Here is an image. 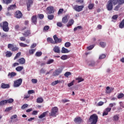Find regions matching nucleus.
I'll return each mask as SVG.
<instances>
[{"instance_id":"nucleus-34","label":"nucleus","mask_w":124,"mask_h":124,"mask_svg":"<svg viewBox=\"0 0 124 124\" xmlns=\"http://www.w3.org/2000/svg\"><path fill=\"white\" fill-rule=\"evenodd\" d=\"M6 101L7 104V103L11 104L14 102V100L12 98H10V99H7V100H6Z\"/></svg>"},{"instance_id":"nucleus-37","label":"nucleus","mask_w":124,"mask_h":124,"mask_svg":"<svg viewBox=\"0 0 124 124\" xmlns=\"http://www.w3.org/2000/svg\"><path fill=\"white\" fill-rule=\"evenodd\" d=\"M28 107H29V105H28V104H24L22 106L21 109H26V108H28Z\"/></svg>"},{"instance_id":"nucleus-21","label":"nucleus","mask_w":124,"mask_h":124,"mask_svg":"<svg viewBox=\"0 0 124 124\" xmlns=\"http://www.w3.org/2000/svg\"><path fill=\"white\" fill-rule=\"evenodd\" d=\"M82 121L83 120L82 119V118H81V117H77L74 119V122L75 123H81Z\"/></svg>"},{"instance_id":"nucleus-20","label":"nucleus","mask_w":124,"mask_h":124,"mask_svg":"<svg viewBox=\"0 0 124 124\" xmlns=\"http://www.w3.org/2000/svg\"><path fill=\"white\" fill-rule=\"evenodd\" d=\"M46 40L48 43H51V44H55V41H54V40L52 38L48 37L47 38Z\"/></svg>"},{"instance_id":"nucleus-38","label":"nucleus","mask_w":124,"mask_h":124,"mask_svg":"<svg viewBox=\"0 0 124 124\" xmlns=\"http://www.w3.org/2000/svg\"><path fill=\"white\" fill-rule=\"evenodd\" d=\"M54 17H55V16L53 15H49L47 16V18L48 20H53V19H54Z\"/></svg>"},{"instance_id":"nucleus-29","label":"nucleus","mask_w":124,"mask_h":124,"mask_svg":"<svg viewBox=\"0 0 124 124\" xmlns=\"http://www.w3.org/2000/svg\"><path fill=\"white\" fill-rule=\"evenodd\" d=\"M7 104L6 100H3L0 101V106H3V105H5Z\"/></svg>"},{"instance_id":"nucleus-64","label":"nucleus","mask_w":124,"mask_h":124,"mask_svg":"<svg viewBox=\"0 0 124 124\" xmlns=\"http://www.w3.org/2000/svg\"><path fill=\"white\" fill-rule=\"evenodd\" d=\"M17 118V115L15 114L11 117V120H14V119H16Z\"/></svg>"},{"instance_id":"nucleus-13","label":"nucleus","mask_w":124,"mask_h":124,"mask_svg":"<svg viewBox=\"0 0 124 124\" xmlns=\"http://www.w3.org/2000/svg\"><path fill=\"white\" fill-rule=\"evenodd\" d=\"M48 113H49V111H48L44 112L42 114L38 116L39 119H43V118H45V117L48 115Z\"/></svg>"},{"instance_id":"nucleus-63","label":"nucleus","mask_w":124,"mask_h":124,"mask_svg":"<svg viewBox=\"0 0 124 124\" xmlns=\"http://www.w3.org/2000/svg\"><path fill=\"white\" fill-rule=\"evenodd\" d=\"M20 41H25L26 40V37H20L19 38Z\"/></svg>"},{"instance_id":"nucleus-44","label":"nucleus","mask_w":124,"mask_h":124,"mask_svg":"<svg viewBox=\"0 0 124 124\" xmlns=\"http://www.w3.org/2000/svg\"><path fill=\"white\" fill-rule=\"evenodd\" d=\"M54 61L53 59H49L47 62L46 64H51V63H53Z\"/></svg>"},{"instance_id":"nucleus-52","label":"nucleus","mask_w":124,"mask_h":124,"mask_svg":"<svg viewBox=\"0 0 124 124\" xmlns=\"http://www.w3.org/2000/svg\"><path fill=\"white\" fill-rule=\"evenodd\" d=\"M61 60H67V55H63L61 57Z\"/></svg>"},{"instance_id":"nucleus-57","label":"nucleus","mask_w":124,"mask_h":124,"mask_svg":"<svg viewBox=\"0 0 124 124\" xmlns=\"http://www.w3.org/2000/svg\"><path fill=\"white\" fill-rule=\"evenodd\" d=\"M57 27H59V28H62V22H57Z\"/></svg>"},{"instance_id":"nucleus-27","label":"nucleus","mask_w":124,"mask_h":124,"mask_svg":"<svg viewBox=\"0 0 124 124\" xmlns=\"http://www.w3.org/2000/svg\"><path fill=\"white\" fill-rule=\"evenodd\" d=\"M60 83H61V80H57L56 81H53L51 83V85L52 86H56V85H57L58 84H60Z\"/></svg>"},{"instance_id":"nucleus-62","label":"nucleus","mask_w":124,"mask_h":124,"mask_svg":"<svg viewBox=\"0 0 124 124\" xmlns=\"http://www.w3.org/2000/svg\"><path fill=\"white\" fill-rule=\"evenodd\" d=\"M31 82L33 83V84H36L37 83V79H32Z\"/></svg>"},{"instance_id":"nucleus-2","label":"nucleus","mask_w":124,"mask_h":124,"mask_svg":"<svg viewBox=\"0 0 124 124\" xmlns=\"http://www.w3.org/2000/svg\"><path fill=\"white\" fill-rule=\"evenodd\" d=\"M98 121V116L96 114H93L90 116L88 120L89 123L90 124H97V121Z\"/></svg>"},{"instance_id":"nucleus-24","label":"nucleus","mask_w":124,"mask_h":124,"mask_svg":"<svg viewBox=\"0 0 124 124\" xmlns=\"http://www.w3.org/2000/svg\"><path fill=\"white\" fill-rule=\"evenodd\" d=\"M61 52L63 54H65L66 53H69V50H68V49L65 48V47H62Z\"/></svg>"},{"instance_id":"nucleus-23","label":"nucleus","mask_w":124,"mask_h":124,"mask_svg":"<svg viewBox=\"0 0 124 124\" xmlns=\"http://www.w3.org/2000/svg\"><path fill=\"white\" fill-rule=\"evenodd\" d=\"M13 54V53H12L11 51H7L6 52L5 56L6 57V58H10V57L12 56Z\"/></svg>"},{"instance_id":"nucleus-3","label":"nucleus","mask_w":124,"mask_h":124,"mask_svg":"<svg viewBox=\"0 0 124 124\" xmlns=\"http://www.w3.org/2000/svg\"><path fill=\"white\" fill-rule=\"evenodd\" d=\"M59 115V108L57 107H54L51 109V112L49 113L50 117H57Z\"/></svg>"},{"instance_id":"nucleus-32","label":"nucleus","mask_w":124,"mask_h":124,"mask_svg":"<svg viewBox=\"0 0 124 124\" xmlns=\"http://www.w3.org/2000/svg\"><path fill=\"white\" fill-rule=\"evenodd\" d=\"M18 50H19V47H18L17 46H13V48H12L11 49V51L12 52H16V51H18Z\"/></svg>"},{"instance_id":"nucleus-46","label":"nucleus","mask_w":124,"mask_h":124,"mask_svg":"<svg viewBox=\"0 0 124 124\" xmlns=\"http://www.w3.org/2000/svg\"><path fill=\"white\" fill-rule=\"evenodd\" d=\"M119 115H116L113 116V121H115V122L117 121H119Z\"/></svg>"},{"instance_id":"nucleus-17","label":"nucleus","mask_w":124,"mask_h":124,"mask_svg":"<svg viewBox=\"0 0 124 124\" xmlns=\"http://www.w3.org/2000/svg\"><path fill=\"white\" fill-rule=\"evenodd\" d=\"M17 75V73L12 72L11 73H9L8 74V77H9L10 78H14V77H15Z\"/></svg>"},{"instance_id":"nucleus-18","label":"nucleus","mask_w":124,"mask_h":124,"mask_svg":"<svg viewBox=\"0 0 124 124\" xmlns=\"http://www.w3.org/2000/svg\"><path fill=\"white\" fill-rule=\"evenodd\" d=\"M74 24V20L73 19H71L69 20L68 24H67V28H69V27H71L72 25Z\"/></svg>"},{"instance_id":"nucleus-54","label":"nucleus","mask_w":124,"mask_h":124,"mask_svg":"<svg viewBox=\"0 0 124 124\" xmlns=\"http://www.w3.org/2000/svg\"><path fill=\"white\" fill-rule=\"evenodd\" d=\"M120 5H122V4H119L118 3V5H117L115 8H114V10L115 11H118L119 10V9L120 8Z\"/></svg>"},{"instance_id":"nucleus-6","label":"nucleus","mask_w":124,"mask_h":124,"mask_svg":"<svg viewBox=\"0 0 124 124\" xmlns=\"http://www.w3.org/2000/svg\"><path fill=\"white\" fill-rule=\"evenodd\" d=\"M23 82V79L22 78H19L14 81V86L15 88H18L22 85V82Z\"/></svg>"},{"instance_id":"nucleus-55","label":"nucleus","mask_w":124,"mask_h":124,"mask_svg":"<svg viewBox=\"0 0 124 124\" xmlns=\"http://www.w3.org/2000/svg\"><path fill=\"white\" fill-rule=\"evenodd\" d=\"M11 110H12V107H8L5 109V112H9V111H11Z\"/></svg>"},{"instance_id":"nucleus-49","label":"nucleus","mask_w":124,"mask_h":124,"mask_svg":"<svg viewBox=\"0 0 124 124\" xmlns=\"http://www.w3.org/2000/svg\"><path fill=\"white\" fill-rule=\"evenodd\" d=\"M38 16L40 20H42L44 18V15L43 14H38Z\"/></svg>"},{"instance_id":"nucleus-51","label":"nucleus","mask_w":124,"mask_h":124,"mask_svg":"<svg viewBox=\"0 0 124 124\" xmlns=\"http://www.w3.org/2000/svg\"><path fill=\"white\" fill-rule=\"evenodd\" d=\"M94 47V46L91 45L89 46H88L87 49L89 50V51H90L91 50H93V49Z\"/></svg>"},{"instance_id":"nucleus-39","label":"nucleus","mask_w":124,"mask_h":124,"mask_svg":"<svg viewBox=\"0 0 124 124\" xmlns=\"http://www.w3.org/2000/svg\"><path fill=\"white\" fill-rule=\"evenodd\" d=\"M19 46H20V47H29V46H28V45L26 44H24L23 43H19Z\"/></svg>"},{"instance_id":"nucleus-16","label":"nucleus","mask_w":124,"mask_h":124,"mask_svg":"<svg viewBox=\"0 0 124 124\" xmlns=\"http://www.w3.org/2000/svg\"><path fill=\"white\" fill-rule=\"evenodd\" d=\"M19 64H25L26 63V60L24 58H20L18 60Z\"/></svg>"},{"instance_id":"nucleus-53","label":"nucleus","mask_w":124,"mask_h":124,"mask_svg":"<svg viewBox=\"0 0 124 124\" xmlns=\"http://www.w3.org/2000/svg\"><path fill=\"white\" fill-rule=\"evenodd\" d=\"M74 82H75V80H73L71 82L68 84V87H71L72 86H73L74 85Z\"/></svg>"},{"instance_id":"nucleus-12","label":"nucleus","mask_w":124,"mask_h":124,"mask_svg":"<svg viewBox=\"0 0 124 124\" xmlns=\"http://www.w3.org/2000/svg\"><path fill=\"white\" fill-rule=\"evenodd\" d=\"M32 3H33V1L32 0H29L27 4V7L28 11H30L31 10V5H32Z\"/></svg>"},{"instance_id":"nucleus-48","label":"nucleus","mask_w":124,"mask_h":124,"mask_svg":"<svg viewBox=\"0 0 124 124\" xmlns=\"http://www.w3.org/2000/svg\"><path fill=\"white\" fill-rule=\"evenodd\" d=\"M49 29H50V27H49V26H45L44 27V31H48Z\"/></svg>"},{"instance_id":"nucleus-19","label":"nucleus","mask_w":124,"mask_h":124,"mask_svg":"<svg viewBox=\"0 0 124 124\" xmlns=\"http://www.w3.org/2000/svg\"><path fill=\"white\" fill-rule=\"evenodd\" d=\"M10 87L9 84H5L3 83H1V89H8Z\"/></svg>"},{"instance_id":"nucleus-10","label":"nucleus","mask_w":124,"mask_h":124,"mask_svg":"<svg viewBox=\"0 0 124 124\" xmlns=\"http://www.w3.org/2000/svg\"><path fill=\"white\" fill-rule=\"evenodd\" d=\"M31 21L33 25H36L37 24V16L36 15L32 16L31 18Z\"/></svg>"},{"instance_id":"nucleus-33","label":"nucleus","mask_w":124,"mask_h":124,"mask_svg":"<svg viewBox=\"0 0 124 124\" xmlns=\"http://www.w3.org/2000/svg\"><path fill=\"white\" fill-rule=\"evenodd\" d=\"M35 56L36 57H41L42 56V52L41 51H37L36 52Z\"/></svg>"},{"instance_id":"nucleus-1","label":"nucleus","mask_w":124,"mask_h":124,"mask_svg":"<svg viewBox=\"0 0 124 124\" xmlns=\"http://www.w3.org/2000/svg\"><path fill=\"white\" fill-rule=\"evenodd\" d=\"M118 3L119 4H124V0H109L106 5L107 9L108 11H111L113 9V4L116 5Z\"/></svg>"},{"instance_id":"nucleus-15","label":"nucleus","mask_w":124,"mask_h":124,"mask_svg":"<svg viewBox=\"0 0 124 124\" xmlns=\"http://www.w3.org/2000/svg\"><path fill=\"white\" fill-rule=\"evenodd\" d=\"M53 51L54 53H58V54H60V53H61V49L59 46H55L53 48Z\"/></svg>"},{"instance_id":"nucleus-26","label":"nucleus","mask_w":124,"mask_h":124,"mask_svg":"<svg viewBox=\"0 0 124 124\" xmlns=\"http://www.w3.org/2000/svg\"><path fill=\"white\" fill-rule=\"evenodd\" d=\"M76 81H78V83H81V82H83L84 81V78H76Z\"/></svg>"},{"instance_id":"nucleus-14","label":"nucleus","mask_w":124,"mask_h":124,"mask_svg":"<svg viewBox=\"0 0 124 124\" xmlns=\"http://www.w3.org/2000/svg\"><path fill=\"white\" fill-rule=\"evenodd\" d=\"M31 30H28L27 31H24V33H22V34L25 36V37H27V36H30L31 35Z\"/></svg>"},{"instance_id":"nucleus-41","label":"nucleus","mask_w":124,"mask_h":124,"mask_svg":"<svg viewBox=\"0 0 124 124\" xmlns=\"http://www.w3.org/2000/svg\"><path fill=\"white\" fill-rule=\"evenodd\" d=\"M64 46L65 47L68 48L69 47H70V46H71V44L70 43V42H67L65 43Z\"/></svg>"},{"instance_id":"nucleus-25","label":"nucleus","mask_w":124,"mask_h":124,"mask_svg":"<svg viewBox=\"0 0 124 124\" xmlns=\"http://www.w3.org/2000/svg\"><path fill=\"white\" fill-rule=\"evenodd\" d=\"M68 22V19H67V16H64L62 18V23L63 24H66Z\"/></svg>"},{"instance_id":"nucleus-35","label":"nucleus","mask_w":124,"mask_h":124,"mask_svg":"<svg viewBox=\"0 0 124 124\" xmlns=\"http://www.w3.org/2000/svg\"><path fill=\"white\" fill-rule=\"evenodd\" d=\"M124 97V94L123 93H120L118 94V95L117 96V98L118 99H121V98H123V97Z\"/></svg>"},{"instance_id":"nucleus-22","label":"nucleus","mask_w":124,"mask_h":124,"mask_svg":"<svg viewBox=\"0 0 124 124\" xmlns=\"http://www.w3.org/2000/svg\"><path fill=\"white\" fill-rule=\"evenodd\" d=\"M16 9V4H14V5H11L10 6L8 7L7 8V10L8 11L9 10H13V9Z\"/></svg>"},{"instance_id":"nucleus-56","label":"nucleus","mask_w":124,"mask_h":124,"mask_svg":"<svg viewBox=\"0 0 124 124\" xmlns=\"http://www.w3.org/2000/svg\"><path fill=\"white\" fill-rule=\"evenodd\" d=\"M19 29H20V26H19V25H16L15 26V30L16 31H19Z\"/></svg>"},{"instance_id":"nucleus-47","label":"nucleus","mask_w":124,"mask_h":124,"mask_svg":"<svg viewBox=\"0 0 124 124\" xmlns=\"http://www.w3.org/2000/svg\"><path fill=\"white\" fill-rule=\"evenodd\" d=\"M106 55L105 54H102L99 57V60H102V59H105Z\"/></svg>"},{"instance_id":"nucleus-60","label":"nucleus","mask_w":124,"mask_h":124,"mask_svg":"<svg viewBox=\"0 0 124 124\" xmlns=\"http://www.w3.org/2000/svg\"><path fill=\"white\" fill-rule=\"evenodd\" d=\"M118 15H115L112 17V19H113V20H117V19H118Z\"/></svg>"},{"instance_id":"nucleus-11","label":"nucleus","mask_w":124,"mask_h":124,"mask_svg":"<svg viewBox=\"0 0 124 124\" xmlns=\"http://www.w3.org/2000/svg\"><path fill=\"white\" fill-rule=\"evenodd\" d=\"M62 70L61 69H57L53 73V76H59L62 73Z\"/></svg>"},{"instance_id":"nucleus-30","label":"nucleus","mask_w":124,"mask_h":124,"mask_svg":"<svg viewBox=\"0 0 124 124\" xmlns=\"http://www.w3.org/2000/svg\"><path fill=\"white\" fill-rule=\"evenodd\" d=\"M23 69H24V67L23 66H18L16 68V70L18 72L22 71Z\"/></svg>"},{"instance_id":"nucleus-61","label":"nucleus","mask_w":124,"mask_h":124,"mask_svg":"<svg viewBox=\"0 0 124 124\" xmlns=\"http://www.w3.org/2000/svg\"><path fill=\"white\" fill-rule=\"evenodd\" d=\"M111 110V108H107L105 109V111L106 112H107L108 113H109V112H110Z\"/></svg>"},{"instance_id":"nucleus-31","label":"nucleus","mask_w":124,"mask_h":124,"mask_svg":"<svg viewBox=\"0 0 124 124\" xmlns=\"http://www.w3.org/2000/svg\"><path fill=\"white\" fill-rule=\"evenodd\" d=\"M99 44L102 48H105L106 46V43L104 42H101Z\"/></svg>"},{"instance_id":"nucleus-28","label":"nucleus","mask_w":124,"mask_h":124,"mask_svg":"<svg viewBox=\"0 0 124 124\" xmlns=\"http://www.w3.org/2000/svg\"><path fill=\"white\" fill-rule=\"evenodd\" d=\"M44 101V100H43V98L41 97H39L37 99V103H42Z\"/></svg>"},{"instance_id":"nucleus-7","label":"nucleus","mask_w":124,"mask_h":124,"mask_svg":"<svg viewBox=\"0 0 124 124\" xmlns=\"http://www.w3.org/2000/svg\"><path fill=\"white\" fill-rule=\"evenodd\" d=\"M14 16L17 19H21V18H22L23 16V14L20 11L17 10L15 13Z\"/></svg>"},{"instance_id":"nucleus-58","label":"nucleus","mask_w":124,"mask_h":124,"mask_svg":"<svg viewBox=\"0 0 124 124\" xmlns=\"http://www.w3.org/2000/svg\"><path fill=\"white\" fill-rule=\"evenodd\" d=\"M34 90H29L28 92V94H32V93H34Z\"/></svg>"},{"instance_id":"nucleus-8","label":"nucleus","mask_w":124,"mask_h":124,"mask_svg":"<svg viewBox=\"0 0 124 124\" xmlns=\"http://www.w3.org/2000/svg\"><path fill=\"white\" fill-rule=\"evenodd\" d=\"M46 10L48 14H53L55 12V10H54V7L53 6L48 7L46 8Z\"/></svg>"},{"instance_id":"nucleus-4","label":"nucleus","mask_w":124,"mask_h":124,"mask_svg":"<svg viewBox=\"0 0 124 124\" xmlns=\"http://www.w3.org/2000/svg\"><path fill=\"white\" fill-rule=\"evenodd\" d=\"M0 27L2 28L4 31L7 32L9 31V27H8V22L7 21H4L2 23H0Z\"/></svg>"},{"instance_id":"nucleus-45","label":"nucleus","mask_w":124,"mask_h":124,"mask_svg":"<svg viewBox=\"0 0 124 124\" xmlns=\"http://www.w3.org/2000/svg\"><path fill=\"white\" fill-rule=\"evenodd\" d=\"M71 75V73L70 72H67L64 74L65 77H66L67 78H68L69 76H70Z\"/></svg>"},{"instance_id":"nucleus-40","label":"nucleus","mask_w":124,"mask_h":124,"mask_svg":"<svg viewBox=\"0 0 124 124\" xmlns=\"http://www.w3.org/2000/svg\"><path fill=\"white\" fill-rule=\"evenodd\" d=\"M35 51H36V49H30V50H29V53L30 55H33V54L34 53V52H35Z\"/></svg>"},{"instance_id":"nucleus-36","label":"nucleus","mask_w":124,"mask_h":124,"mask_svg":"<svg viewBox=\"0 0 124 124\" xmlns=\"http://www.w3.org/2000/svg\"><path fill=\"white\" fill-rule=\"evenodd\" d=\"M94 6V4H93V3H90L88 5V8L90 10H92V9L93 8Z\"/></svg>"},{"instance_id":"nucleus-59","label":"nucleus","mask_w":124,"mask_h":124,"mask_svg":"<svg viewBox=\"0 0 124 124\" xmlns=\"http://www.w3.org/2000/svg\"><path fill=\"white\" fill-rule=\"evenodd\" d=\"M62 12H63V9H60L58 12V14L60 15V14H62Z\"/></svg>"},{"instance_id":"nucleus-9","label":"nucleus","mask_w":124,"mask_h":124,"mask_svg":"<svg viewBox=\"0 0 124 124\" xmlns=\"http://www.w3.org/2000/svg\"><path fill=\"white\" fill-rule=\"evenodd\" d=\"M53 39L54 40L55 44H58V43H61L62 41V39L61 38H58L57 36V35H54L53 36Z\"/></svg>"},{"instance_id":"nucleus-50","label":"nucleus","mask_w":124,"mask_h":124,"mask_svg":"<svg viewBox=\"0 0 124 124\" xmlns=\"http://www.w3.org/2000/svg\"><path fill=\"white\" fill-rule=\"evenodd\" d=\"M14 46L12 45V44H9L8 45V48L10 50H11L12 48H13V46Z\"/></svg>"},{"instance_id":"nucleus-43","label":"nucleus","mask_w":124,"mask_h":124,"mask_svg":"<svg viewBox=\"0 0 124 124\" xmlns=\"http://www.w3.org/2000/svg\"><path fill=\"white\" fill-rule=\"evenodd\" d=\"M3 1L4 3H6V4H9V3H11L12 0H3Z\"/></svg>"},{"instance_id":"nucleus-5","label":"nucleus","mask_w":124,"mask_h":124,"mask_svg":"<svg viewBox=\"0 0 124 124\" xmlns=\"http://www.w3.org/2000/svg\"><path fill=\"white\" fill-rule=\"evenodd\" d=\"M73 8L75 11H77V12H81L82 10H83V8H84V5H76L74 6H73Z\"/></svg>"},{"instance_id":"nucleus-42","label":"nucleus","mask_w":124,"mask_h":124,"mask_svg":"<svg viewBox=\"0 0 124 124\" xmlns=\"http://www.w3.org/2000/svg\"><path fill=\"white\" fill-rule=\"evenodd\" d=\"M20 56H21V52H18L17 53L16 56L14 57V60H17V59H18V58H19V57H20Z\"/></svg>"}]
</instances>
